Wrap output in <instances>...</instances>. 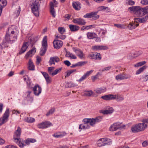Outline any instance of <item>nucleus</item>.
<instances>
[{"mask_svg":"<svg viewBox=\"0 0 148 148\" xmlns=\"http://www.w3.org/2000/svg\"><path fill=\"white\" fill-rule=\"evenodd\" d=\"M29 66L28 69L29 70L31 71H34L35 69L34 66V65L33 62L30 59H29Z\"/></svg>","mask_w":148,"mask_h":148,"instance_id":"obj_29","label":"nucleus"},{"mask_svg":"<svg viewBox=\"0 0 148 148\" xmlns=\"http://www.w3.org/2000/svg\"><path fill=\"white\" fill-rule=\"evenodd\" d=\"M63 42L62 41L58 40H56L53 42V45L54 48L57 49H59L63 45Z\"/></svg>","mask_w":148,"mask_h":148,"instance_id":"obj_13","label":"nucleus"},{"mask_svg":"<svg viewBox=\"0 0 148 148\" xmlns=\"http://www.w3.org/2000/svg\"><path fill=\"white\" fill-rule=\"evenodd\" d=\"M21 133V129L19 126L18 127L17 130L15 132L14 136L20 138Z\"/></svg>","mask_w":148,"mask_h":148,"instance_id":"obj_26","label":"nucleus"},{"mask_svg":"<svg viewBox=\"0 0 148 148\" xmlns=\"http://www.w3.org/2000/svg\"><path fill=\"white\" fill-rule=\"evenodd\" d=\"M125 125H121V123L119 122L114 123L111 125L109 128V130L111 131H116L118 129L121 130L124 128Z\"/></svg>","mask_w":148,"mask_h":148,"instance_id":"obj_8","label":"nucleus"},{"mask_svg":"<svg viewBox=\"0 0 148 148\" xmlns=\"http://www.w3.org/2000/svg\"><path fill=\"white\" fill-rule=\"evenodd\" d=\"M128 3L129 5H133L135 4V2L134 1L129 0L128 1Z\"/></svg>","mask_w":148,"mask_h":148,"instance_id":"obj_56","label":"nucleus"},{"mask_svg":"<svg viewBox=\"0 0 148 148\" xmlns=\"http://www.w3.org/2000/svg\"><path fill=\"white\" fill-rule=\"evenodd\" d=\"M113 96H114L113 95L109 94L102 96L101 97V98L106 100H114L115 98Z\"/></svg>","mask_w":148,"mask_h":148,"instance_id":"obj_21","label":"nucleus"},{"mask_svg":"<svg viewBox=\"0 0 148 148\" xmlns=\"http://www.w3.org/2000/svg\"><path fill=\"white\" fill-rule=\"evenodd\" d=\"M41 73L45 78L47 83V84L50 83L51 82V80L48 74L45 72L41 71Z\"/></svg>","mask_w":148,"mask_h":148,"instance_id":"obj_20","label":"nucleus"},{"mask_svg":"<svg viewBox=\"0 0 148 148\" xmlns=\"http://www.w3.org/2000/svg\"><path fill=\"white\" fill-rule=\"evenodd\" d=\"M8 43H9L7 41H3L1 44V46H2V48L8 47Z\"/></svg>","mask_w":148,"mask_h":148,"instance_id":"obj_44","label":"nucleus"},{"mask_svg":"<svg viewBox=\"0 0 148 148\" xmlns=\"http://www.w3.org/2000/svg\"><path fill=\"white\" fill-rule=\"evenodd\" d=\"M41 58L40 57L38 56L37 57V60H36V64H39L40 63L41 61Z\"/></svg>","mask_w":148,"mask_h":148,"instance_id":"obj_62","label":"nucleus"},{"mask_svg":"<svg viewBox=\"0 0 148 148\" xmlns=\"http://www.w3.org/2000/svg\"><path fill=\"white\" fill-rule=\"evenodd\" d=\"M35 119L31 117H27L26 121L29 123H32L35 121Z\"/></svg>","mask_w":148,"mask_h":148,"instance_id":"obj_40","label":"nucleus"},{"mask_svg":"<svg viewBox=\"0 0 148 148\" xmlns=\"http://www.w3.org/2000/svg\"><path fill=\"white\" fill-rule=\"evenodd\" d=\"M93 71L92 70L87 71L84 75H85L86 77H87L92 73Z\"/></svg>","mask_w":148,"mask_h":148,"instance_id":"obj_55","label":"nucleus"},{"mask_svg":"<svg viewBox=\"0 0 148 148\" xmlns=\"http://www.w3.org/2000/svg\"><path fill=\"white\" fill-rule=\"evenodd\" d=\"M87 63L86 61H81L77 63L78 66H82L86 64Z\"/></svg>","mask_w":148,"mask_h":148,"instance_id":"obj_49","label":"nucleus"},{"mask_svg":"<svg viewBox=\"0 0 148 148\" xmlns=\"http://www.w3.org/2000/svg\"><path fill=\"white\" fill-rule=\"evenodd\" d=\"M9 108H7L2 117L0 118V126L6 123L8 120L10 114Z\"/></svg>","mask_w":148,"mask_h":148,"instance_id":"obj_6","label":"nucleus"},{"mask_svg":"<svg viewBox=\"0 0 148 148\" xmlns=\"http://www.w3.org/2000/svg\"><path fill=\"white\" fill-rule=\"evenodd\" d=\"M146 68V66H144L140 68L136 72V74L138 75L140 73Z\"/></svg>","mask_w":148,"mask_h":148,"instance_id":"obj_37","label":"nucleus"},{"mask_svg":"<svg viewBox=\"0 0 148 148\" xmlns=\"http://www.w3.org/2000/svg\"><path fill=\"white\" fill-rule=\"evenodd\" d=\"M113 111V109L112 107H107L105 110H102L101 112L104 114H107L112 113Z\"/></svg>","mask_w":148,"mask_h":148,"instance_id":"obj_18","label":"nucleus"},{"mask_svg":"<svg viewBox=\"0 0 148 148\" xmlns=\"http://www.w3.org/2000/svg\"><path fill=\"white\" fill-rule=\"evenodd\" d=\"M131 77V76L129 74L123 73L116 75V76L115 78L117 80H121L130 78Z\"/></svg>","mask_w":148,"mask_h":148,"instance_id":"obj_11","label":"nucleus"},{"mask_svg":"<svg viewBox=\"0 0 148 148\" xmlns=\"http://www.w3.org/2000/svg\"><path fill=\"white\" fill-rule=\"evenodd\" d=\"M64 63L67 66H69L71 64V63L70 62L67 60H66L64 61Z\"/></svg>","mask_w":148,"mask_h":148,"instance_id":"obj_59","label":"nucleus"},{"mask_svg":"<svg viewBox=\"0 0 148 148\" xmlns=\"http://www.w3.org/2000/svg\"><path fill=\"white\" fill-rule=\"evenodd\" d=\"M87 38L90 39H93L97 36V34L94 32H88L86 33Z\"/></svg>","mask_w":148,"mask_h":148,"instance_id":"obj_24","label":"nucleus"},{"mask_svg":"<svg viewBox=\"0 0 148 148\" xmlns=\"http://www.w3.org/2000/svg\"><path fill=\"white\" fill-rule=\"evenodd\" d=\"M88 57L92 59L100 60L101 59V56L100 53H91L88 55Z\"/></svg>","mask_w":148,"mask_h":148,"instance_id":"obj_16","label":"nucleus"},{"mask_svg":"<svg viewBox=\"0 0 148 148\" xmlns=\"http://www.w3.org/2000/svg\"><path fill=\"white\" fill-rule=\"evenodd\" d=\"M50 12L53 17H55V12L54 11V6L53 5V2L51 1L50 3Z\"/></svg>","mask_w":148,"mask_h":148,"instance_id":"obj_25","label":"nucleus"},{"mask_svg":"<svg viewBox=\"0 0 148 148\" xmlns=\"http://www.w3.org/2000/svg\"><path fill=\"white\" fill-rule=\"evenodd\" d=\"M52 125V124L49 121H46L42 122L38 125V127L40 129H44Z\"/></svg>","mask_w":148,"mask_h":148,"instance_id":"obj_10","label":"nucleus"},{"mask_svg":"<svg viewBox=\"0 0 148 148\" xmlns=\"http://www.w3.org/2000/svg\"><path fill=\"white\" fill-rule=\"evenodd\" d=\"M33 90L35 95L38 96L41 92L42 88L38 84H37L33 87Z\"/></svg>","mask_w":148,"mask_h":148,"instance_id":"obj_14","label":"nucleus"},{"mask_svg":"<svg viewBox=\"0 0 148 148\" xmlns=\"http://www.w3.org/2000/svg\"><path fill=\"white\" fill-rule=\"evenodd\" d=\"M128 9L131 12H133L135 16L137 17H142L146 14L143 17L134 18L136 23H144L148 21V6L143 8L139 6H133L129 7Z\"/></svg>","mask_w":148,"mask_h":148,"instance_id":"obj_1","label":"nucleus"},{"mask_svg":"<svg viewBox=\"0 0 148 148\" xmlns=\"http://www.w3.org/2000/svg\"><path fill=\"white\" fill-rule=\"evenodd\" d=\"M146 62L145 61H142L138 62L137 64L134 65V66L135 67H137L139 66H141L146 63Z\"/></svg>","mask_w":148,"mask_h":148,"instance_id":"obj_43","label":"nucleus"},{"mask_svg":"<svg viewBox=\"0 0 148 148\" xmlns=\"http://www.w3.org/2000/svg\"><path fill=\"white\" fill-rule=\"evenodd\" d=\"M92 49L95 50H105L108 49V48L105 46H94L92 47Z\"/></svg>","mask_w":148,"mask_h":148,"instance_id":"obj_19","label":"nucleus"},{"mask_svg":"<svg viewBox=\"0 0 148 148\" xmlns=\"http://www.w3.org/2000/svg\"><path fill=\"white\" fill-rule=\"evenodd\" d=\"M95 38V40L96 42H101V39L100 37H96V36Z\"/></svg>","mask_w":148,"mask_h":148,"instance_id":"obj_63","label":"nucleus"},{"mask_svg":"<svg viewBox=\"0 0 148 148\" xmlns=\"http://www.w3.org/2000/svg\"><path fill=\"white\" fill-rule=\"evenodd\" d=\"M7 4L6 0H0V8H3Z\"/></svg>","mask_w":148,"mask_h":148,"instance_id":"obj_31","label":"nucleus"},{"mask_svg":"<svg viewBox=\"0 0 148 148\" xmlns=\"http://www.w3.org/2000/svg\"><path fill=\"white\" fill-rule=\"evenodd\" d=\"M62 67L59 68L58 69H57L55 70L51 74V75L52 76H54L60 72L62 70Z\"/></svg>","mask_w":148,"mask_h":148,"instance_id":"obj_38","label":"nucleus"},{"mask_svg":"<svg viewBox=\"0 0 148 148\" xmlns=\"http://www.w3.org/2000/svg\"><path fill=\"white\" fill-rule=\"evenodd\" d=\"M148 144V141H145L142 143V145L143 147H146Z\"/></svg>","mask_w":148,"mask_h":148,"instance_id":"obj_64","label":"nucleus"},{"mask_svg":"<svg viewBox=\"0 0 148 148\" xmlns=\"http://www.w3.org/2000/svg\"><path fill=\"white\" fill-rule=\"evenodd\" d=\"M18 145L21 148L23 147L25 145L24 144L23 142H22L21 140L18 143Z\"/></svg>","mask_w":148,"mask_h":148,"instance_id":"obj_51","label":"nucleus"},{"mask_svg":"<svg viewBox=\"0 0 148 148\" xmlns=\"http://www.w3.org/2000/svg\"><path fill=\"white\" fill-rule=\"evenodd\" d=\"M147 126V124L145 123H139L133 126L131 130L134 133L142 131L145 130Z\"/></svg>","mask_w":148,"mask_h":148,"instance_id":"obj_3","label":"nucleus"},{"mask_svg":"<svg viewBox=\"0 0 148 148\" xmlns=\"http://www.w3.org/2000/svg\"><path fill=\"white\" fill-rule=\"evenodd\" d=\"M72 21L75 24L79 25H83L86 24V22L83 19L78 18L73 19Z\"/></svg>","mask_w":148,"mask_h":148,"instance_id":"obj_12","label":"nucleus"},{"mask_svg":"<svg viewBox=\"0 0 148 148\" xmlns=\"http://www.w3.org/2000/svg\"><path fill=\"white\" fill-rule=\"evenodd\" d=\"M83 121L85 123V124L89 123L91 126H92V119H85L83 120Z\"/></svg>","mask_w":148,"mask_h":148,"instance_id":"obj_33","label":"nucleus"},{"mask_svg":"<svg viewBox=\"0 0 148 148\" xmlns=\"http://www.w3.org/2000/svg\"><path fill=\"white\" fill-rule=\"evenodd\" d=\"M102 119V117L101 116H97L95 119L92 118V121H93L92 123V126L94 124H95V123L99 122L101 121Z\"/></svg>","mask_w":148,"mask_h":148,"instance_id":"obj_27","label":"nucleus"},{"mask_svg":"<svg viewBox=\"0 0 148 148\" xmlns=\"http://www.w3.org/2000/svg\"><path fill=\"white\" fill-rule=\"evenodd\" d=\"M98 12H92L89 13H87L83 17L85 18H92L94 20L98 19L99 16L97 14Z\"/></svg>","mask_w":148,"mask_h":148,"instance_id":"obj_9","label":"nucleus"},{"mask_svg":"<svg viewBox=\"0 0 148 148\" xmlns=\"http://www.w3.org/2000/svg\"><path fill=\"white\" fill-rule=\"evenodd\" d=\"M139 24L132 23L129 24L128 25V27L131 30L135 28L137 26H138Z\"/></svg>","mask_w":148,"mask_h":148,"instance_id":"obj_32","label":"nucleus"},{"mask_svg":"<svg viewBox=\"0 0 148 148\" xmlns=\"http://www.w3.org/2000/svg\"><path fill=\"white\" fill-rule=\"evenodd\" d=\"M99 75H101V74L99 72H98L95 75L91 77V79L93 82H94L95 79L98 78Z\"/></svg>","mask_w":148,"mask_h":148,"instance_id":"obj_47","label":"nucleus"},{"mask_svg":"<svg viewBox=\"0 0 148 148\" xmlns=\"http://www.w3.org/2000/svg\"><path fill=\"white\" fill-rule=\"evenodd\" d=\"M9 29L7 32L6 33L5 36V41H7L8 43L11 44L13 43L17 40V36H16L11 35V34L8 33Z\"/></svg>","mask_w":148,"mask_h":148,"instance_id":"obj_5","label":"nucleus"},{"mask_svg":"<svg viewBox=\"0 0 148 148\" xmlns=\"http://www.w3.org/2000/svg\"><path fill=\"white\" fill-rule=\"evenodd\" d=\"M28 43V42H26L23 43L21 50L19 52V54H20L24 53L26 51L28 47V46L27 45V44Z\"/></svg>","mask_w":148,"mask_h":148,"instance_id":"obj_23","label":"nucleus"},{"mask_svg":"<svg viewBox=\"0 0 148 148\" xmlns=\"http://www.w3.org/2000/svg\"><path fill=\"white\" fill-rule=\"evenodd\" d=\"M47 47V36H45L43 38L42 42V47L40 52L41 56H43L45 54Z\"/></svg>","mask_w":148,"mask_h":148,"instance_id":"obj_4","label":"nucleus"},{"mask_svg":"<svg viewBox=\"0 0 148 148\" xmlns=\"http://www.w3.org/2000/svg\"><path fill=\"white\" fill-rule=\"evenodd\" d=\"M55 111V109L54 108H51L46 114L47 116H48L50 114H52Z\"/></svg>","mask_w":148,"mask_h":148,"instance_id":"obj_41","label":"nucleus"},{"mask_svg":"<svg viewBox=\"0 0 148 148\" xmlns=\"http://www.w3.org/2000/svg\"><path fill=\"white\" fill-rule=\"evenodd\" d=\"M140 80L142 82H146L148 80V75H144L142 76Z\"/></svg>","mask_w":148,"mask_h":148,"instance_id":"obj_34","label":"nucleus"},{"mask_svg":"<svg viewBox=\"0 0 148 148\" xmlns=\"http://www.w3.org/2000/svg\"><path fill=\"white\" fill-rule=\"evenodd\" d=\"M66 133L65 132H64L62 133V134H54L53 135V136L56 138H59V137H62L63 136H65L66 135Z\"/></svg>","mask_w":148,"mask_h":148,"instance_id":"obj_39","label":"nucleus"},{"mask_svg":"<svg viewBox=\"0 0 148 148\" xmlns=\"http://www.w3.org/2000/svg\"><path fill=\"white\" fill-rule=\"evenodd\" d=\"M76 71V69H73L69 71H67L65 73H66V74L65 75V77H68L71 74Z\"/></svg>","mask_w":148,"mask_h":148,"instance_id":"obj_36","label":"nucleus"},{"mask_svg":"<svg viewBox=\"0 0 148 148\" xmlns=\"http://www.w3.org/2000/svg\"><path fill=\"white\" fill-rule=\"evenodd\" d=\"M112 141L111 140L106 138H103L100 139L98 143V145L99 147L105 146L106 145H108L111 144Z\"/></svg>","mask_w":148,"mask_h":148,"instance_id":"obj_7","label":"nucleus"},{"mask_svg":"<svg viewBox=\"0 0 148 148\" xmlns=\"http://www.w3.org/2000/svg\"><path fill=\"white\" fill-rule=\"evenodd\" d=\"M111 68V66H110L108 67H105L104 69H103L101 71H102L103 72L104 71H107L108 70H109Z\"/></svg>","mask_w":148,"mask_h":148,"instance_id":"obj_61","label":"nucleus"},{"mask_svg":"<svg viewBox=\"0 0 148 148\" xmlns=\"http://www.w3.org/2000/svg\"><path fill=\"white\" fill-rule=\"evenodd\" d=\"M72 55V53H71L70 52L68 51L66 52V54H65V56L66 57L70 58L71 57V56Z\"/></svg>","mask_w":148,"mask_h":148,"instance_id":"obj_60","label":"nucleus"},{"mask_svg":"<svg viewBox=\"0 0 148 148\" xmlns=\"http://www.w3.org/2000/svg\"><path fill=\"white\" fill-rule=\"evenodd\" d=\"M54 61V58L53 57H51L49 61L50 65L51 66L53 64L54 65L55 64Z\"/></svg>","mask_w":148,"mask_h":148,"instance_id":"obj_48","label":"nucleus"},{"mask_svg":"<svg viewBox=\"0 0 148 148\" xmlns=\"http://www.w3.org/2000/svg\"><path fill=\"white\" fill-rule=\"evenodd\" d=\"M13 138L14 140V141L18 144V142L21 139L20 138L16 137L14 136Z\"/></svg>","mask_w":148,"mask_h":148,"instance_id":"obj_53","label":"nucleus"},{"mask_svg":"<svg viewBox=\"0 0 148 148\" xmlns=\"http://www.w3.org/2000/svg\"><path fill=\"white\" fill-rule=\"evenodd\" d=\"M58 31L61 34H63L65 32V29L63 27H59L58 29Z\"/></svg>","mask_w":148,"mask_h":148,"instance_id":"obj_45","label":"nucleus"},{"mask_svg":"<svg viewBox=\"0 0 148 148\" xmlns=\"http://www.w3.org/2000/svg\"><path fill=\"white\" fill-rule=\"evenodd\" d=\"M99 9L100 11L102 10H103L108 9H109L107 7L104 6H101L99 7Z\"/></svg>","mask_w":148,"mask_h":148,"instance_id":"obj_54","label":"nucleus"},{"mask_svg":"<svg viewBox=\"0 0 148 148\" xmlns=\"http://www.w3.org/2000/svg\"><path fill=\"white\" fill-rule=\"evenodd\" d=\"M69 27L70 30L73 32L78 31L80 28L79 26L73 25H69Z\"/></svg>","mask_w":148,"mask_h":148,"instance_id":"obj_22","label":"nucleus"},{"mask_svg":"<svg viewBox=\"0 0 148 148\" xmlns=\"http://www.w3.org/2000/svg\"><path fill=\"white\" fill-rule=\"evenodd\" d=\"M140 3L143 5H148V0H141Z\"/></svg>","mask_w":148,"mask_h":148,"instance_id":"obj_50","label":"nucleus"},{"mask_svg":"<svg viewBox=\"0 0 148 148\" xmlns=\"http://www.w3.org/2000/svg\"><path fill=\"white\" fill-rule=\"evenodd\" d=\"M106 91V88L105 87L100 88L96 89L95 91L98 94H101L103 93Z\"/></svg>","mask_w":148,"mask_h":148,"instance_id":"obj_30","label":"nucleus"},{"mask_svg":"<svg viewBox=\"0 0 148 148\" xmlns=\"http://www.w3.org/2000/svg\"><path fill=\"white\" fill-rule=\"evenodd\" d=\"M30 5L32 12L36 16H38V10L40 8L38 0H32L31 2Z\"/></svg>","mask_w":148,"mask_h":148,"instance_id":"obj_2","label":"nucleus"},{"mask_svg":"<svg viewBox=\"0 0 148 148\" xmlns=\"http://www.w3.org/2000/svg\"><path fill=\"white\" fill-rule=\"evenodd\" d=\"M93 92L92 91L90 90L86 92L85 94L87 96H90L93 94Z\"/></svg>","mask_w":148,"mask_h":148,"instance_id":"obj_52","label":"nucleus"},{"mask_svg":"<svg viewBox=\"0 0 148 148\" xmlns=\"http://www.w3.org/2000/svg\"><path fill=\"white\" fill-rule=\"evenodd\" d=\"M87 77L85 75H84L78 81L79 82H81L85 79Z\"/></svg>","mask_w":148,"mask_h":148,"instance_id":"obj_57","label":"nucleus"},{"mask_svg":"<svg viewBox=\"0 0 148 148\" xmlns=\"http://www.w3.org/2000/svg\"><path fill=\"white\" fill-rule=\"evenodd\" d=\"M77 85L74 83L71 82H68L66 84V87L71 88L76 86Z\"/></svg>","mask_w":148,"mask_h":148,"instance_id":"obj_35","label":"nucleus"},{"mask_svg":"<svg viewBox=\"0 0 148 148\" xmlns=\"http://www.w3.org/2000/svg\"><path fill=\"white\" fill-rule=\"evenodd\" d=\"M55 68L53 67H48V71L50 75H51L52 72Z\"/></svg>","mask_w":148,"mask_h":148,"instance_id":"obj_46","label":"nucleus"},{"mask_svg":"<svg viewBox=\"0 0 148 148\" xmlns=\"http://www.w3.org/2000/svg\"><path fill=\"white\" fill-rule=\"evenodd\" d=\"M114 26L118 28L124 29L125 28L126 26L124 25H121V24H114Z\"/></svg>","mask_w":148,"mask_h":148,"instance_id":"obj_42","label":"nucleus"},{"mask_svg":"<svg viewBox=\"0 0 148 148\" xmlns=\"http://www.w3.org/2000/svg\"><path fill=\"white\" fill-rule=\"evenodd\" d=\"M113 96L115 99H116L117 101H121L124 100V98L123 96L119 95H113Z\"/></svg>","mask_w":148,"mask_h":148,"instance_id":"obj_28","label":"nucleus"},{"mask_svg":"<svg viewBox=\"0 0 148 148\" xmlns=\"http://www.w3.org/2000/svg\"><path fill=\"white\" fill-rule=\"evenodd\" d=\"M21 11V8L20 6L19 7V8H18V9L15 12V13L16 14V15L17 16H18L20 12Z\"/></svg>","mask_w":148,"mask_h":148,"instance_id":"obj_58","label":"nucleus"},{"mask_svg":"<svg viewBox=\"0 0 148 148\" xmlns=\"http://www.w3.org/2000/svg\"><path fill=\"white\" fill-rule=\"evenodd\" d=\"M72 5L73 8L77 10H79L81 8V4L78 1L73 2Z\"/></svg>","mask_w":148,"mask_h":148,"instance_id":"obj_17","label":"nucleus"},{"mask_svg":"<svg viewBox=\"0 0 148 148\" xmlns=\"http://www.w3.org/2000/svg\"><path fill=\"white\" fill-rule=\"evenodd\" d=\"M72 49L79 58L81 59L84 58V54L83 52L80 49L75 47H73Z\"/></svg>","mask_w":148,"mask_h":148,"instance_id":"obj_15","label":"nucleus"}]
</instances>
